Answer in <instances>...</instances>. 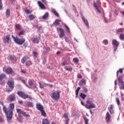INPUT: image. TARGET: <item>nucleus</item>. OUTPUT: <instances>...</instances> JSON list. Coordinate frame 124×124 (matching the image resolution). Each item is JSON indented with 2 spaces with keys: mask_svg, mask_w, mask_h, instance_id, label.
<instances>
[{
  "mask_svg": "<svg viewBox=\"0 0 124 124\" xmlns=\"http://www.w3.org/2000/svg\"><path fill=\"white\" fill-rule=\"evenodd\" d=\"M0 105L3 106V111L5 113L7 121L8 122L10 121L13 118V110L15 108L14 104H10V107H8V109L7 108L4 106L3 102H1Z\"/></svg>",
  "mask_w": 124,
  "mask_h": 124,
  "instance_id": "f257e3e1",
  "label": "nucleus"
},
{
  "mask_svg": "<svg viewBox=\"0 0 124 124\" xmlns=\"http://www.w3.org/2000/svg\"><path fill=\"white\" fill-rule=\"evenodd\" d=\"M81 105L84 106L85 108L87 109H91L93 108H95L96 106L93 104L92 101L90 100V99H88L86 102V105H84L83 102H81Z\"/></svg>",
  "mask_w": 124,
  "mask_h": 124,
  "instance_id": "f03ea898",
  "label": "nucleus"
},
{
  "mask_svg": "<svg viewBox=\"0 0 124 124\" xmlns=\"http://www.w3.org/2000/svg\"><path fill=\"white\" fill-rule=\"evenodd\" d=\"M12 37L14 39V42L19 45H22L25 42V39H24V38L19 39V38H17V37H15L14 35H12Z\"/></svg>",
  "mask_w": 124,
  "mask_h": 124,
  "instance_id": "7ed1b4c3",
  "label": "nucleus"
},
{
  "mask_svg": "<svg viewBox=\"0 0 124 124\" xmlns=\"http://www.w3.org/2000/svg\"><path fill=\"white\" fill-rule=\"evenodd\" d=\"M17 94L21 98L26 99L29 98L30 100H31L32 98L31 97H30L29 95L25 94L24 92L21 91H18L17 92Z\"/></svg>",
  "mask_w": 124,
  "mask_h": 124,
  "instance_id": "20e7f679",
  "label": "nucleus"
},
{
  "mask_svg": "<svg viewBox=\"0 0 124 124\" xmlns=\"http://www.w3.org/2000/svg\"><path fill=\"white\" fill-rule=\"evenodd\" d=\"M93 6L97 11L98 13H101L100 9H101V2L99 0H97L96 2L93 3Z\"/></svg>",
  "mask_w": 124,
  "mask_h": 124,
  "instance_id": "39448f33",
  "label": "nucleus"
},
{
  "mask_svg": "<svg viewBox=\"0 0 124 124\" xmlns=\"http://www.w3.org/2000/svg\"><path fill=\"white\" fill-rule=\"evenodd\" d=\"M51 98L55 101H58L60 99V92L58 91L52 92Z\"/></svg>",
  "mask_w": 124,
  "mask_h": 124,
  "instance_id": "423d86ee",
  "label": "nucleus"
},
{
  "mask_svg": "<svg viewBox=\"0 0 124 124\" xmlns=\"http://www.w3.org/2000/svg\"><path fill=\"white\" fill-rule=\"evenodd\" d=\"M7 84L11 89L14 90L15 88V82L13 79L8 80Z\"/></svg>",
  "mask_w": 124,
  "mask_h": 124,
  "instance_id": "0eeeda50",
  "label": "nucleus"
},
{
  "mask_svg": "<svg viewBox=\"0 0 124 124\" xmlns=\"http://www.w3.org/2000/svg\"><path fill=\"white\" fill-rule=\"evenodd\" d=\"M17 112L19 114H23L25 117H30V115L29 114H26V113L23 110H22L21 109L17 108L16 109Z\"/></svg>",
  "mask_w": 124,
  "mask_h": 124,
  "instance_id": "6e6552de",
  "label": "nucleus"
},
{
  "mask_svg": "<svg viewBox=\"0 0 124 124\" xmlns=\"http://www.w3.org/2000/svg\"><path fill=\"white\" fill-rule=\"evenodd\" d=\"M57 30H59L60 33L59 34V37L62 38L65 36L64 31L62 28H57Z\"/></svg>",
  "mask_w": 124,
  "mask_h": 124,
  "instance_id": "1a4fd4ad",
  "label": "nucleus"
},
{
  "mask_svg": "<svg viewBox=\"0 0 124 124\" xmlns=\"http://www.w3.org/2000/svg\"><path fill=\"white\" fill-rule=\"evenodd\" d=\"M10 41V35L9 34L4 36L3 39V41L5 44H9Z\"/></svg>",
  "mask_w": 124,
  "mask_h": 124,
  "instance_id": "9d476101",
  "label": "nucleus"
},
{
  "mask_svg": "<svg viewBox=\"0 0 124 124\" xmlns=\"http://www.w3.org/2000/svg\"><path fill=\"white\" fill-rule=\"evenodd\" d=\"M3 71H5L8 74H11L13 72V70L10 67L6 69L5 67L3 68Z\"/></svg>",
  "mask_w": 124,
  "mask_h": 124,
  "instance_id": "9b49d317",
  "label": "nucleus"
},
{
  "mask_svg": "<svg viewBox=\"0 0 124 124\" xmlns=\"http://www.w3.org/2000/svg\"><path fill=\"white\" fill-rule=\"evenodd\" d=\"M111 119V116L108 112H107L106 115V121L107 123H109Z\"/></svg>",
  "mask_w": 124,
  "mask_h": 124,
  "instance_id": "f8f14e48",
  "label": "nucleus"
},
{
  "mask_svg": "<svg viewBox=\"0 0 124 124\" xmlns=\"http://www.w3.org/2000/svg\"><path fill=\"white\" fill-rule=\"evenodd\" d=\"M25 105H24V107L27 108H32L33 107V103L31 102H25Z\"/></svg>",
  "mask_w": 124,
  "mask_h": 124,
  "instance_id": "ddd939ff",
  "label": "nucleus"
},
{
  "mask_svg": "<svg viewBox=\"0 0 124 124\" xmlns=\"http://www.w3.org/2000/svg\"><path fill=\"white\" fill-rule=\"evenodd\" d=\"M113 108H114V106L113 105H110L108 107V110L109 111L110 114H113L114 113Z\"/></svg>",
  "mask_w": 124,
  "mask_h": 124,
  "instance_id": "4468645a",
  "label": "nucleus"
},
{
  "mask_svg": "<svg viewBox=\"0 0 124 124\" xmlns=\"http://www.w3.org/2000/svg\"><path fill=\"white\" fill-rule=\"evenodd\" d=\"M8 99L11 102L15 101L16 100V96H15V94L13 93V94L10 95Z\"/></svg>",
  "mask_w": 124,
  "mask_h": 124,
  "instance_id": "2eb2a0df",
  "label": "nucleus"
},
{
  "mask_svg": "<svg viewBox=\"0 0 124 124\" xmlns=\"http://www.w3.org/2000/svg\"><path fill=\"white\" fill-rule=\"evenodd\" d=\"M39 84L40 85V88L41 89H44L45 87H46L47 86H49L48 84H46L45 83L43 82L42 84L41 82H39Z\"/></svg>",
  "mask_w": 124,
  "mask_h": 124,
  "instance_id": "dca6fc26",
  "label": "nucleus"
},
{
  "mask_svg": "<svg viewBox=\"0 0 124 124\" xmlns=\"http://www.w3.org/2000/svg\"><path fill=\"white\" fill-rule=\"evenodd\" d=\"M6 77V76L4 74H2L1 75H0V84L2 85V81Z\"/></svg>",
  "mask_w": 124,
  "mask_h": 124,
  "instance_id": "f3484780",
  "label": "nucleus"
},
{
  "mask_svg": "<svg viewBox=\"0 0 124 124\" xmlns=\"http://www.w3.org/2000/svg\"><path fill=\"white\" fill-rule=\"evenodd\" d=\"M82 20H83V22H84V24L86 25V26L87 27L88 29L89 28V24L88 20L85 18L84 17H82Z\"/></svg>",
  "mask_w": 124,
  "mask_h": 124,
  "instance_id": "a211bd4d",
  "label": "nucleus"
},
{
  "mask_svg": "<svg viewBox=\"0 0 124 124\" xmlns=\"http://www.w3.org/2000/svg\"><path fill=\"white\" fill-rule=\"evenodd\" d=\"M36 108L39 110L40 111H42L44 109V107L42 106L40 103H37L36 104Z\"/></svg>",
  "mask_w": 124,
  "mask_h": 124,
  "instance_id": "6ab92c4d",
  "label": "nucleus"
},
{
  "mask_svg": "<svg viewBox=\"0 0 124 124\" xmlns=\"http://www.w3.org/2000/svg\"><path fill=\"white\" fill-rule=\"evenodd\" d=\"M62 22L61 19H55V21H54V22H53V25L58 26L60 25V22Z\"/></svg>",
  "mask_w": 124,
  "mask_h": 124,
  "instance_id": "aec40b11",
  "label": "nucleus"
},
{
  "mask_svg": "<svg viewBox=\"0 0 124 124\" xmlns=\"http://www.w3.org/2000/svg\"><path fill=\"white\" fill-rule=\"evenodd\" d=\"M38 4L39 5V7L42 9H45L46 7L43 3L40 1H38Z\"/></svg>",
  "mask_w": 124,
  "mask_h": 124,
  "instance_id": "412c9836",
  "label": "nucleus"
},
{
  "mask_svg": "<svg viewBox=\"0 0 124 124\" xmlns=\"http://www.w3.org/2000/svg\"><path fill=\"white\" fill-rule=\"evenodd\" d=\"M52 12L53 13L54 15H55V16H56L57 17H59V14L57 12V11L55 9H52Z\"/></svg>",
  "mask_w": 124,
  "mask_h": 124,
  "instance_id": "4be33fe9",
  "label": "nucleus"
},
{
  "mask_svg": "<svg viewBox=\"0 0 124 124\" xmlns=\"http://www.w3.org/2000/svg\"><path fill=\"white\" fill-rule=\"evenodd\" d=\"M32 43L33 44H39V40L38 38H33L32 40Z\"/></svg>",
  "mask_w": 124,
  "mask_h": 124,
  "instance_id": "5701e85b",
  "label": "nucleus"
},
{
  "mask_svg": "<svg viewBox=\"0 0 124 124\" xmlns=\"http://www.w3.org/2000/svg\"><path fill=\"white\" fill-rule=\"evenodd\" d=\"M118 83H119V84H120L121 85H123V84H124V81H123V78L121 77H120L118 78Z\"/></svg>",
  "mask_w": 124,
  "mask_h": 124,
  "instance_id": "b1692460",
  "label": "nucleus"
},
{
  "mask_svg": "<svg viewBox=\"0 0 124 124\" xmlns=\"http://www.w3.org/2000/svg\"><path fill=\"white\" fill-rule=\"evenodd\" d=\"M32 64V62L31 60H28L25 64L26 66L29 67Z\"/></svg>",
  "mask_w": 124,
  "mask_h": 124,
  "instance_id": "393cba45",
  "label": "nucleus"
},
{
  "mask_svg": "<svg viewBox=\"0 0 124 124\" xmlns=\"http://www.w3.org/2000/svg\"><path fill=\"white\" fill-rule=\"evenodd\" d=\"M112 44L113 45L116 46H118L119 45V43L116 41V40H113L112 42Z\"/></svg>",
  "mask_w": 124,
  "mask_h": 124,
  "instance_id": "a878e982",
  "label": "nucleus"
},
{
  "mask_svg": "<svg viewBox=\"0 0 124 124\" xmlns=\"http://www.w3.org/2000/svg\"><path fill=\"white\" fill-rule=\"evenodd\" d=\"M86 83V80L84 79H82L79 81L78 83V85L82 86L83 84Z\"/></svg>",
  "mask_w": 124,
  "mask_h": 124,
  "instance_id": "bb28decb",
  "label": "nucleus"
},
{
  "mask_svg": "<svg viewBox=\"0 0 124 124\" xmlns=\"http://www.w3.org/2000/svg\"><path fill=\"white\" fill-rule=\"evenodd\" d=\"M10 16V10L9 9H7L6 13V16L7 18H8Z\"/></svg>",
  "mask_w": 124,
  "mask_h": 124,
  "instance_id": "cd10ccee",
  "label": "nucleus"
},
{
  "mask_svg": "<svg viewBox=\"0 0 124 124\" xmlns=\"http://www.w3.org/2000/svg\"><path fill=\"white\" fill-rule=\"evenodd\" d=\"M29 18L31 20H33L35 19V16L33 14H31L29 16Z\"/></svg>",
  "mask_w": 124,
  "mask_h": 124,
  "instance_id": "c85d7f7f",
  "label": "nucleus"
},
{
  "mask_svg": "<svg viewBox=\"0 0 124 124\" xmlns=\"http://www.w3.org/2000/svg\"><path fill=\"white\" fill-rule=\"evenodd\" d=\"M28 58L27 56H24L23 58L21 59V62L24 64L25 62V61L28 60Z\"/></svg>",
  "mask_w": 124,
  "mask_h": 124,
  "instance_id": "c756f323",
  "label": "nucleus"
},
{
  "mask_svg": "<svg viewBox=\"0 0 124 124\" xmlns=\"http://www.w3.org/2000/svg\"><path fill=\"white\" fill-rule=\"evenodd\" d=\"M15 27H16V29H17V30H22V27L19 24H17L16 25Z\"/></svg>",
  "mask_w": 124,
  "mask_h": 124,
  "instance_id": "7c9ffc66",
  "label": "nucleus"
},
{
  "mask_svg": "<svg viewBox=\"0 0 124 124\" xmlns=\"http://www.w3.org/2000/svg\"><path fill=\"white\" fill-rule=\"evenodd\" d=\"M42 124H49V122L48 119H45L43 121Z\"/></svg>",
  "mask_w": 124,
  "mask_h": 124,
  "instance_id": "2f4dec72",
  "label": "nucleus"
},
{
  "mask_svg": "<svg viewBox=\"0 0 124 124\" xmlns=\"http://www.w3.org/2000/svg\"><path fill=\"white\" fill-rule=\"evenodd\" d=\"M49 16L48 13H46L43 16V19L46 20Z\"/></svg>",
  "mask_w": 124,
  "mask_h": 124,
  "instance_id": "473e14b6",
  "label": "nucleus"
},
{
  "mask_svg": "<svg viewBox=\"0 0 124 124\" xmlns=\"http://www.w3.org/2000/svg\"><path fill=\"white\" fill-rule=\"evenodd\" d=\"M25 33V31L24 30H22L19 33H18L19 36H20L21 35H24Z\"/></svg>",
  "mask_w": 124,
  "mask_h": 124,
  "instance_id": "72a5a7b5",
  "label": "nucleus"
},
{
  "mask_svg": "<svg viewBox=\"0 0 124 124\" xmlns=\"http://www.w3.org/2000/svg\"><path fill=\"white\" fill-rule=\"evenodd\" d=\"M124 31V28H119L117 30V32L123 33Z\"/></svg>",
  "mask_w": 124,
  "mask_h": 124,
  "instance_id": "f704fd0d",
  "label": "nucleus"
},
{
  "mask_svg": "<svg viewBox=\"0 0 124 124\" xmlns=\"http://www.w3.org/2000/svg\"><path fill=\"white\" fill-rule=\"evenodd\" d=\"M119 38L121 40H124V33H121L119 35Z\"/></svg>",
  "mask_w": 124,
  "mask_h": 124,
  "instance_id": "c9c22d12",
  "label": "nucleus"
},
{
  "mask_svg": "<svg viewBox=\"0 0 124 124\" xmlns=\"http://www.w3.org/2000/svg\"><path fill=\"white\" fill-rule=\"evenodd\" d=\"M28 83L30 86H32L34 83V81L33 80H30L28 81Z\"/></svg>",
  "mask_w": 124,
  "mask_h": 124,
  "instance_id": "e433bc0d",
  "label": "nucleus"
},
{
  "mask_svg": "<svg viewBox=\"0 0 124 124\" xmlns=\"http://www.w3.org/2000/svg\"><path fill=\"white\" fill-rule=\"evenodd\" d=\"M41 112L42 115H43L44 117L46 116V112L45 111L44 109L42 110H41Z\"/></svg>",
  "mask_w": 124,
  "mask_h": 124,
  "instance_id": "4c0bfd02",
  "label": "nucleus"
},
{
  "mask_svg": "<svg viewBox=\"0 0 124 124\" xmlns=\"http://www.w3.org/2000/svg\"><path fill=\"white\" fill-rule=\"evenodd\" d=\"M64 68H65V70H66V71H69L70 72L73 71V68H72L71 67H70V68H67V67L65 66L64 67Z\"/></svg>",
  "mask_w": 124,
  "mask_h": 124,
  "instance_id": "58836bf2",
  "label": "nucleus"
},
{
  "mask_svg": "<svg viewBox=\"0 0 124 124\" xmlns=\"http://www.w3.org/2000/svg\"><path fill=\"white\" fill-rule=\"evenodd\" d=\"M119 72L120 74H123V69H119V70L117 71V77L118 76Z\"/></svg>",
  "mask_w": 124,
  "mask_h": 124,
  "instance_id": "ea45409f",
  "label": "nucleus"
},
{
  "mask_svg": "<svg viewBox=\"0 0 124 124\" xmlns=\"http://www.w3.org/2000/svg\"><path fill=\"white\" fill-rule=\"evenodd\" d=\"M86 97V95L81 93H80V97H81V98H82V99L84 100L85 99Z\"/></svg>",
  "mask_w": 124,
  "mask_h": 124,
  "instance_id": "a19ab883",
  "label": "nucleus"
},
{
  "mask_svg": "<svg viewBox=\"0 0 124 124\" xmlns=\"http://www.w3.org/2000/svg\"><path fill=\"white\" fill-rule=\"evenodd\" d=\"M67 64H68V63H67V61H63V62H62L61 63V65L63 66H65V65H67Z\"/></svg>",
  "mask_w": 124,
  "mask_h": 124,
  "instance_id": "79ce46f5",
  "label": "nucleus"
},
{
  "mask_svg": "<svg viewBox=\"0 0 124 124\" xmlns=\"http://www.w3.org/2000/svg\"><path fill=\"white\" fill-rule=\"evenodd\" d=\"M83 119H84L85 124H88L89 120L85 117H83Z\"/></svg>",
  "mask_w": 124,
  "mask_h": 124,
  "instance_id": "37998d69",
  "label": "nucleus"
},
{
  "mask_svg": "<svg viewBox=\"0 0 124 124\" xmlns=\"http://www.w3.org/2000/svg\"><path fill=\"white\" fill-rule=\"evenodd\" d=\"M33 57H34V58H37V57H38V53H37V52H36V51H33Z\"/></svg>",
  "mask_w": 124,
  "mask_h": 124,
  "instance_id": "c03bdc74",
  "label": "nucleus"
},
{
  "mask_svg": "<svg viewBox=\"0 0 124 124\" xmlns=\"http://www.w3.org/2000/svg\"><path fill=\"white\" fill-rule=\"evenodd\" d=\"M103 44L105 45H107L108 43V40H104L102 42Z\"/></svg>",
  "mask_w": 124,
  "mask_h": 124,
  "instance_id": "a18cd8bd",
  "label": "nucleus"
},
{
  "mask_svg": "<svg viewBox=\"0 0 124 124\" xmlns=\"http://www.w3.org/2000/svg\"><path fill=\"white\" fill-rule=\"evenodd\" d=\"M116 102L118 106H119L120 105V99L118 97L116 98Z\"/></svg>",
  "mask_w": 124,
  "mask_h": 124,
  "instance_id": "49530a36",
  "label": "nucleus"
},
{
  "mask_svg": "<svg viewBox=\"0 0 124 124\" xmlns=\"http://www.w3.org/2000/svg\"><path fill=\"white\" fill-rule=\"evenodd\" d=\"M80 89L81 88L80 87H78V89H77V92H76V95H77V96L78 95L79 91Z\"/></svg>",
  "mask_w": 124,
  "mask_h": 124,
  "instance_id": "de8ad7c7",
  "label": "nucleus"
},
{
  "mask_svg": "<svg viewBox=\"0 0 124 124\" xmlns=\"http://www.w3.org/2000/svg\"><path fill=\"white\" fill-rule=\"evenodd\" d=\"M73 61H74V62L76 63L78 62H79L78 58H74Z\"/></svg>",
  "mask_w": 124,
  "mask_h": 124,
  "instance_id": "09e8293b",
  "label": "nucleus"
},
{
  "mask_svg": "<svg viewBox=\"0 0 124 124\" xmlns=\"http://www.w3.org/2000/svg\"><path fill=\"white\" fill-rule=\"evenodd\" d=\"M82 89H83V92H84L85 93H87L88 92V90L86 87H82Z\"/></svg>",
  "mask_w": 124,
  "mask_h": 124,
  "instance_id": "8fccbe9b",
  "label": "nucleus"
},
{
  "mask_svg": "<svg viewBox=\"0 0 124 124\" xmlns=\"http://www.w3.org/2000/svg\"><path fill=\"white\" fill-rule=\"evenodd\" d=\"M25 12L28 14H31L32 12V11H30L29 9H25Z\"/></svg>",
  "mask_w": 124,
  "mask_h": 124,
  "instance_id": "3c124183",
  "label": "nucleus"
},
{
  "mask_svg": "<svg viewBox=\"0 0 124 124\" xmlns=\"http://www.w3.org/2000/svg\"><path fill=\"white\" fill-rule=\"evenodd\" d=\"M64 26H65V28H66V29H67V31H68V32H70V29L65 24H64Z\"/></svg>",
  "mask_w": 124,
  "mask_h": 124,
  "instance_id": "603ef678",
  "label": "nucleus"
},
{
  "mask_svg": "<svg viewBox=\"0 0 124 124\" xmlns=\"http://www.w3.org/2000/svg\"><path fill=\"white\" fill-rule=\"evenodd\" d=\"M2 6H3V5H2V3L1 0H0V11L1 10H2Z\"/></svg>",
  "mask_w": 124,
  "mask_h": 124,
  "instance_id": "864d4df0",
  "label": "nucleus"
},
{
  "mask_svg": "<svg viewBox=\"0 0 124 124\" xmlns=\"http://www.w3.org/2000/svg\"><path fill=\"white\" fill-rule=\"evenodd\" d=\"M64 118H65V119H66V120H67V119H69L67 114L64 113Z\"/></svg>",
  "mask_w": 124,
  "mask_h": 124,
  "instance_id": "5fc2aeb1",
  "label": "nucleus"
},
{
  "mask_svg": "<svg viewBox=\"0 0 124 124\" xmlns=\"http://www.w3.org/2000/svg\"><path fill=\"white\" fill-rule=\"evenodd\" d=\"M28 46V43H25V44H24L23 45V46L26 48V47H27Z\"/></svg>",
  "mask_w": 124,
  "mask_h": 124,
  "instance_id": "6e6d98bb",
  "label": "nucleus"
},
{
  "mask_svg": "<svg viewBox=\"0 0 124 124\" xmlns=\"http://www.w3.org/2000/svg\"><path fill=\"white\" fill-rule=\"evenodd\" d=\"M9 60L12 61L14 59L13 56L12 55H10L8 57Z\"/></svg>",
  "mask_w": 124,
  "mask_h": 124,
  "instance_id": "4d7b16f0",
  "label": "nucleus"
},
{
  "mask_svg": "<svg viewBox=\"0 0 124 124\" xmlns=\"http://www.w3.org/2000/svg\"><path fill=\"white\" fill-rule=\"evenodd\" d=\"M82 77L81 75H80L79 74H78V78L81 79L82 78Z\"/></svg>",
  "mask_w": 124,
  "mask_h": 124,
  "instance_id": "13d9d810",
  "label": "nucleus"
},
{
  "mask_svg": "<svg viewBox=\"0 0 124 124\" xmlns=\"http://www.w3.org/2000/svg\"><path fill=\"white\" fill-rule=\"evenodd\" d=\"M13 90V89H7V90H6V92H7V93H10V92H11Z\"/></svg>",
  "mask_w": 124,
  "mask_h": 124,
  "instance_id": "bf43d9fd",
  "label": "nucleus"
},
{
  "mask_svg": "<svg viewBox=\"0 0 124 124\" xmlns=\"http://www.w3.org/2000/svg\"><path fill=\"white\" fill-rule=\"evenodd\" d=\"M4 122L3 119L0 116V123H2Z\"/></svg>",
  "mask_w": 124,
  "mask_h": 124,
  "instance_id": "052dcab7",
  "label": "nucleus"
},
{
  "mask_svg": "<svg viewBox=\"0 0 124 124\" xmlns=\"http://www.w3.org/2000/svg\"><path fill=\"white\" fill-rule=\"evenodd\" d=\"M117 48H118V46H114V52H116Z\"/></svg>",
  "mask_w": 124,
  "mask_h": 124,
  "instance_id": "680f3d73",
  "label": "nucleus"
},
{
  "mask_svg": "<svg viewBox=\"0 0 124 124\" xmlns=\"http://www.w3.org/2000/svg\"><path fill=\"white\" fill-rule=\"evenodd\" d=\"M69 122V119H67L66 120V123H65V124H69L68 122Z\"/></svg>",
  "mask_w": 124,
  "mask_h": 124,
  "instance_id": "e2e57ef3",
  "label": "nucleus"
},
{
  "mask_svg": "<svg viewBox=\"0 0 124 124\" xmlns=\"http://www.w3.org/2000/svg\"><path fill=\"white\" fill-rule=\"evenodd\" d=\"M18 103H19V104L23 105V101H22V100H20V101H18Z\"/></svg>",
  "mask_w": 124,
  "mask_h": 124,
  "instance_id": "0e129e2a",
  "label": "nucleus"
},
{
  "mask_svg": "<svg viewBox=\"0 0 124 124\" xmlns=\"http://www.w3.org/2000/svg\"><path fill=\"white\" fill-rule=\"evenodd\" d=\"M21 72L22 73H23V74H25L27 73L25 71L23 70H21Z\"/></svg>",
  "mask_w": 124,
  "mask_h": 124,
  "instance_id": "69168bd1",
  "label": "nucleus"
},
{
  "mask_svg": "<svg viewBox=\"0 0 124 124\" xmlns=\"http://www.w3.org/2000/svg\"><path fill=\"white\" fill-rule=\"evenodd\" d=\"M46 52H49L50 51V48L49 47H47V48H46Z\"/></svg>",
  "mask_w": 124,
  "mask_h": 124,
  "instance_id": "338daca9",
  "label": "nucleus"
},
{
  "mask_svg": "<svg viewBox=\"0 0 124 124\" xmlns=\"http://www.w3.org/2000/svg\"><path fill=\"white\" fill-rule=\"evenodd\" d=\"M36 28L38 29V30H40L42 28L41 26H38L37 25L36 26Z\"/></svg>",
  "mask_w": 124,
  "mask_h": 124,
  "instance_id": "774afa93",
  "label": "nucleus"
}]
</instances>
